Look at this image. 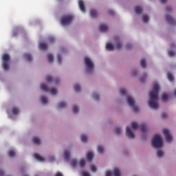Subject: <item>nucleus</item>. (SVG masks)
<instances>
[{"instance_id": "nucleus-11", "label": "nucleus", "mask_w": 176, "mask_h": 176, "mask_svg": "<svg viewBox=\"0 0 176 176\" xmlns=\"http://www.w3.org/2000/svg\"><path fill=\"white\" fill-rule=\"evenodd\" d=\"M166 21H167V23H169V24H175L176 23V21H175L173 16H170L169 14H166Z\"/></svg>"}, {"instance_id": "nucleus-56", "label": "nucleus", "mask_w": 176, "mask_h": 176, "mask_svg": "<svg viewBox=\"0 0 176 176\" xmlns=\"http://www.w3.org/2000/svg\"><path fill=\"white\" fill-rule=\"evenodd\" d=\"M131 43H128L126 44V49H131Z\"/></svg>"}, {"instance_id": "nucleus-23", "label": "nucleus", "mask_w": 176, "mask_h": 176, "mask_svg": "<svg viewBox=\"0 0 176 176\" xmlns=\"http://www.w3.org/2000/svg\"><path fill=\"white\" fill-rule=\"evenodd\" d=\"M24 57L25 58H26L27 60L32 61V55H31L30 54H25Z\"/></svg>"}, {"instance_id": "nucleus-36", "label": "nucleus", "mask_w": 176, "mask_h": 176, "mask_svg": "<svg viewBox=\"0 0 176 176\" xmlns=\"http://www.w3.org/2000/svg\"><path fill=\"white\" fill-rule=\"evenodd\" d=\"M80 140L82 142H87V136H86V135H82Z\"/></svg>"}, {"instance_id": "nucleus-62", "label": "nucleus", "mask_w": 176, "mask_h": 176, "mask_svg": "<svg viewBox=\"0 0 176 176\" xmlns=\"http://www.w3.org/2000/svg\"><path fill=\"white\" fill-rule=\"evenodd\" d=\"M58 1H63V0H58Z\"/></svg>"}, {"instance_id": "nucleus-16", "label": "nucleus", "mask_w": 176, "mask_h": 176, "mask_svg": "<svg viewBox=\"0 0 176 176\" xmlns=\"http://www.w3.org/2000/svg\"><path fill=\"white\" fill-rule=\"evenodd\" d=\"M46 80L47 82H55V83H58V80L54 79V78L52 77V76H47Z\"/></svg>"}, {"instance_id": "nucleus-24", "label": "nucleus", "mask_w": 176, "mask_h": 176, "mask_svg": "<svg viewBox=\"0 0 176 176\" xmlns=\"http://www.w3.org/2000/svg\"><path fill=\"white\" fill-rule=\"evenodd\" d=\"M167 78H168V79L170 82H173L174 81V76H173V74H171L170 72L168 73L167 74Z\"/></svg>"}, {"instance_id": "nucleus-46", "label": "nucleus", "mask_w": 176, "mask_h": 176, "mask_svg": "<svg viewBox=\"0 0 176 176\" xmlns=\"http://www.w3.org/2000/svg\"><path fill=\"white\" fill-rule=\"evenodd\" d=\"M120 94H121V96H126V89L121 88L120 89Z\"/></svg>"}, {"instance_id": "nucleus-3", "label": "nucleus", "mask_w": 176, "mask_h": 176, "mask_svg": "<svg viewBox=\"0 0 176 176\" xmlns=\"http://www.w3.org/2000/svg\"><path fill=\"white\" fill-rule=\"evenodd\" d=\"M74 21V15L72 14H67L63 15L60 17V21L61 25H69L71 23Z\"/></svg>"}, {"instance_id": "nucleus-6", "label": "nucleus", "mask_w": 176, "mask_h": 176, "mask_svg": "<svg viewBox=\"0 0 176 176\" xmlns=\"http://www.w3.org/2000/svg\"><path fill=\"white\" fill-rule=\"evenodd\" d=\"M127 103L130 107H131V108H133L134 112H138V107L135 105V102L134 101V99L131 98V96L127 97Z\"/></svg>"}, {"instance_id": "nucleus-41", "label": "nucleus", "mask_w": 176, "mask_h": 176, "mask_svg": "<svg viewBox=\"0 0 176 176\" xmlns=\"http://www.w3.org/2000/svg\"><path fill=\"white\" fill-rule=\"evenodd\" d=\"M73 112H74V113H78V112H79V107H78V106H76V105H74L73 106Z\"/></svg>"}, {"instance_id": "nucleus-40", "label": "nucleus", "mask_w": 176, "mask_h": 176, "mask_svg": "<svg viewBox=\"0 0 176 176\" xmlns=\"http://www.w3.org/2000/svg\"><path fill=\"white\" fill-rule=\"evenodd\" d=\"M74 89L75 91H80V90H81L80 85H79L78 84L74 85Z\"/></svg>"}, {"instance_id": "nucleus-60", "label": "nucleus", "mask_w": 176, "mask_h": 176, "mask_svg": "<svg viewBox=\"0 0 176 176\" xmlns=\"http://www.w3.org/2000/svg\"><path fill=\"white\" fill-rule=\"evenodd\" d=\"M132 74H133V76H135V72H133Z\"/></svg>"}, {"instance_id": "nucleus-9", "label": "nucleus", "mask_w": 176, "mask_h": 176, "mask_svg": "<svg viewBox=\"0 0 176 176\" xmlns=\"http://www.w3.org/2000/svg\"><path fill=\"white\" fill-rule=\"evenodd\" d=\"M126 135H127V137H129V138H131V140H133V138H135V135H134V133H133V131H131V129H130V127L126 126Z\"/></svg>"}, {"instance_id": "nucleus-18", "label": "nucleus", "mask_w": 176, "mask_h": 176, "mask_svg": "<svg viewBox=\"0 0 176 176\" xmlns=\"http://www.w3.org/2000/svg\"><path fill=\"white\" fill-rule=\"evenodd\" d=\"M94 157V154L92 152H88L87 153V159L89 162H91Z\"/></svg>"}, {"instance_id": "nucleus-50", "label": "nucleus", "mask_w": 176, "mask_h": 176, "mask_svg": "<svg viewBox=\"0 0 176 176\" xmlns=\"http://www.w3.org/2000/svg\"><path fill=\"white\" fill-rule=\"evenodd\" d=\"M112 175V172L110 170H107L106 171V176H111Z\"/></svg>"}, {"instance_id": "nucleus-49", "label": "nucleus", "mask_w": 176, "mask_h": 176, "mask_svg": "<svg viewBox=\"0 0 176 176\" xmlns=\"http://www.w3.org/2000/svg\"><path fill=\"white\" fill-rule=\"evenodd\" d=\"M57 60H58V63L59 64H61V61H63V59L61 58V55H60V54L57 55Z\"/></svg>"}, {"instance_id": "nucleus-26", "label": "nucleus", "mask_w": 176, "mask_h": 176, "mask_svg": "<svg viewBox=\"0 0 176 176\" xmlns=\"http://www.w3.org/2000/svg\"><path fill=\"white\" fill-rule=\"evenodd\" d=\"M142 21H143V23H148V21H149V16H148V15L146 14L143 15Z\"/></svg>"}, {"instance_id": "nucleus-28", "label": "nucleus", "mask_w": 176, "mask_h": 176, "mask_svg": "<svg viewBox=\"0 0 176 176\" xmlns=\"http://www.w3.org/2000/svg\"><path fill=\"white\" fill-rule=\"evenodd\" d=\"M78 164H79L80 167H83L84 166L86 165V161H85L84 159H81V160H80Z\"/></svg>"}, {"instance_id": "nucleus-32", "label": "nucleus", "mask_w": 176, "mask_h": 176, "mask_svg": "<svg viewBox=\"0 0 176 176\" xmlns=\"http://www.w3.org/2000/svg\"><path fill=\"white\" fill-rule=\"evenodd\" d=\"M164 153L162 150L160 149L157 150V156L158 157H162V156H164Z\"/></svg>"}, {"instance_id": "nucleus-19", "label": "nucleus", "mask_w": 176, "mask_h": 176, "mask_svg": "<svg viewBox=\"0 0 176 176\" xmlns=\"http://www.w3.org/2000/svg\"><path fill=\"white\" fill-rule=\"evenodd\" d=\"M90 16L92 19H96L97 17V11L94 9H91Z\"/></svg>"}, {"instance_id": "nucleus-5", "label": "nucleus", "mask_w": 176, "mask_h": 176, "mask_svg": "<svg viewBox=\"0 0 176 176\" xmlns=\"http://www.w3.org/2000/svg\"><path fill=\"white\" fill-rule=\"evenodd\" d=\"M41 89L43 91H50V93H51L52 96H56V94H57V89H56V88L49 89V87H47V85H46V84H41Z\"/></svg>"}, {"instance_id": "nucleus-37", "label": "nucleus", "mask_w": 176, "mask_h": 176, "mask_svg": "<svg viewBox=\"0 0 176 176\" xmlns=\"http://www.w3.org/2000/svg\"><path fill=\"white\" fill-rule=\"evenodd\" d=\"M162 101H164V102L167 101V100H168V95H167V94H164L162 95Z\"/></svg>"}, {"instance_id": "nucleus-20", "label": "nucleus", "mask_w": 176, "mask_h": 176, "mask_svg": "<svg viewBox=\"0 0 176 176\" xmlns=\"http://www.w3.org/2000/svg\"><path fill=\"white\" fill-rule=\"evenodd\" d=\"M142 12V8L140 6H136L135 8V13L136 14H141Z\"/></svg>"}, {"instance_id": "nucleus-7", "label": "nucleus", "mask_w": 176, "mask_h": 176, "mask_svg": "<svg viewBox=\"0 0 176 176\" xmlns=\"http://www.w3.org/2000/svg\"><path fill=\"white\" fill-rule=\"evenodd\" d=\"M84 61L87 69L89 71H93V68H94L93 61H91V60H90L88 57H85Z\"/></svg>"}, {"instance_id": "nucleus-57", "label": "nucleus", "mask_w": 176, "mask_h": 176, "mask_svg": "<svg viewBox=\"0 0 176 176\" xmlns=\"http://www.w3.org/2000/svg\"><path fill=\"white\" fill-rule=\"evenodd\" d=\"M171 10H172L171 7L166 8V12H171Z\"/></svg>"}, {"instance_id": "nucleus-55", "label": "nucleus", "mask_w": 176, "mask_h": 176, "mask_svg": "<svg viewBox=\"0 0 176 176\" xmlns=\"http://www.w3.org/2000/svg\"><path fill=\"white\" fill-rule=\"evenodd\" d=\"M55 176H63V173H61L60 172H58L55 174Z\"/></svg>"}, {"instance_id": "nucleus-54", "label": "nucleus", "mask_w": 176, "mask_h": 176, "mask_svg": "<svg viewBox=\"0 0 176 176\" xmlns=\"http://www.w3.org/2000/svg\"><path fill=\"white\" fill-rule=\"evenodd\" d=\"M54 41H55L54 37H50L49 38V41L51 42V43L54 42Z\"/></svg>"}, {"instance_id": "nucleus-48", "label": "nucleus", "mask_w": 176, "mask_h": 176, "mask_svg": "<svg viewBox=\"0 0 176 176\" xmlns=\"http://www.w3.org/2000/svg\"><path fill=\"white\" fill-rule=\"evenodd\" d=\"M91 170L93 173H96V171H97V167H96V165H91Z\"/></svg>"}, {"instance_id": "nucleus-2", "label": "nucleus", "mask_w": 176, "mask_h": 176, "mask_svg": "<svg viewBox=\"0 0 176 176\" xmlns=\"http://www.w3.org/2000/svg\"><path fill=\"white\" fill-rule=\"evenodd\" d=\"M151 145L153 148H162L163 146V140L160 135H155L151 141Z\"/></svg>"}, {"instance_id": "nucleus-12", "label": "nucleus", "mask_w": 176, "mask_h": 176, "mask_svg": "<svg viewBox=\"0 0 176 176\" xmlns=\"http://www.w3.org/2000/svg\"><path fill=\"white\" fill-rule=\"evenodd\" d=\"M99 31L100 32H107L108 31V26L105 24H100L99 25Z\"/></svg>"}, {"instance_id": "nucleus-13", "label": "nucleus", "mask_w": 176, "mask_h": 176, "mask_svg": "<svg viewBox=\"0 0 176 176\" xmlns=\"http://www.w3.org/2000/svg\"><path fill=\"white\" fill-rule=\"evenodd\" d=\"M106 49L108 52H113L115 50V46L111 43H107L106 44Z\"/></svg>"}, {"instance_id": "nucleus-15", "label": "nucleus", "mask_w": 176, "mask_h": 176, "mask_svg": "<svg viewBox=\"0 0 176 176\" xmlns=\"http://www.w3.org/2000/svg\"><path fill=\"white\" fill-rule=\"evenodd\" d=\"M34 157L38 162H45V158L38 153L34 154Z\"/></svg>"}, {"instance_id": "nucleus-45", "label": "nucleus", "mask_w": 176, "mask_h": 176, "mask_svg": "<svg viewBox=\"0 0 176 176\" xmlns=\"http://www.w3.org/2000/svg\"><path fill=\"white\" fill-rule=\"evenodd\" d=\"M146 78H148V76L146 74H144L142 77L140 78V82L142 83H144V82L146 80Z\"/></svg>"}, {"instance_id": "nucleus-53", "label": "nucleus", "mask_w": 176, "mask_h": 176, "mask_svg": "<svg viewBox=\"0 0 176 176\" xmlns=\"http://www.w3.org/2000/svg\"><path fill=\"white\" fill-rule=\"evenodd\" d=\"M109 14H111V16H113L115 14V12L112 10H109Z\"/></svg>"}, {"instance_id": "nucleus-44", "label": "nucleus", "mask_w": 176, "mask_h": 176, "mask_svg": "<svg viewBox=\"0 0 176 176\" xmlns=\"http://www.w3.org/2000/svg\"><path fill=\"white\" fill-rule=\"evenodd\" d=\"M168 54L169 57H174V56H175V52L174 51L169 50L168 52Z\"/></svg>"}, {"instance_id": "nucleus-35", "label": "nucleus", "mask_w": 176, "mask_h": 176, "mask_svg": "<svg viewBox=\"0 0 176 176\" xmlns=\"http://www.w3.org/2000/svg\"><path fill=\"white\" fill-rule=\"evenodd\" d=\"M70 164L72 167H76V166H78V162H76V160H72Z\"/></svg>"}, {"instance_id": "nucleus-4", "label": "nucleus", "mask_w": 176, "mask_h": 176, "mask_svg": "<svg viewBox=\"0 0 176 176\" xmlns=\"http://www.w3.org/2000/svg\"><path fill=\"white\" fill-rule=\"evenodd\" d=\"M2 67L4 71L9 69V62L10 61V56L8 54H3L2 56Z\"/></svg>"}, {"instance_id": "nucleus-33", "label": "nucleus", "mask_w": 176, "mask_h": 176, "mask_svg": "<svg viewBox=\"0 0 176 176\" xmlns=\"http://www.w3.org/2000/svg\"><path fill=\"white\" fill-rule=\"evenodd\" d=\"M64 157L66 160H69V152L68 151L64 152Z\"/></svg>"}, {"instance_id": "nucleus-47", "label": "nucleus", "mask_w": 176, "mask_h": 176, "mask_svg": "<svg viewBox=\"0 0 176 176\" xmlns=\"http://www.w3.org/2000/svg\"><path fill=\"white\" fill-rule=\"evenodd\" d=\"M93 97H94V98L96 99V100H100V95H98V94H97V93H94V94H93Z\"/></svg>"}, {"instance_id": "nucleus-25", "label": "nucleus", "mask_w": 176, "mask_h": 176, "mask_svg": "<svg viewBox=\"0 0 176 176\" xmlns=\"http://www.w3.org/2000/svg\"><path fill=\"white\" fill-rule=\"evenodd\" d=\"M140 65L142 68H146V60L145 59H141Z\"/></svg>"}, {"instance_id": "nucleus-61", "label": "nucleus", "mask_w": 176, "mask_h": 176, "mask_svg": "<svg viewBox=\"0 0 176 176\" xmlns=\"http://www.w3.org/2000/svg\"><path fill=\"white\" fill-rule=\"evenodd\" d=\"M23 176H28V175H23Z\"/></svg>"}, {"instance_id": "nucleus-8", "label": "nucleus", "mask_w": 176, "mask_h": 176, "mask_svg": "<svg viewBox=\"0 0 176 176\" xmlns=\"http://www.w3.org/2000/svg\"><path fill=\"white\" fill-rule=\"evenodd\" d=\"M164 135H165L166 140L168 142H171L173 141V136L170 133V131L167 129H163Z\"/></svg>"}, {"instance_id": "nucleus-59", "label": "nucleus", "mask_w": 176, "mask_h": 176, "mask_svg": "<svg viewBox=\"0 0 176 176\" xmlns=\"http://www.w3.org/2000/svg\"><path fill=\"white\" fill-rule=\"evenodd\" d=\"M174 94H175V96L176 97V89L174 90Z\"/></svg>"}, {"instance_id": "nucleus-1", "label": "nucleus", "mask_w": 176, "mask_h": 176, "mask_svg": "<svg viewBox=\"0 0 176 176\" xmlns=\"http://www.w3.org/2000/svg\"><path fill=\"white\" fill-rule=\"evenodd\" d=\"M159 90L160 87L157 82L153 84V90L149 94V100L148 102V106L151 109H158L159 104H157V100L159 98Z\"/></svg>"}, {"instance_id": "nucleus-52", "label": "nucleus", "mask_w": 176, "mask_h": 176, "mask_svg": "<svg viewBox=\"0 0 176 176\" xmlns=\"http://www.w3.org/2000/svg\"><path fill=\"white\" fill-rule=\"evenodd\" d=\"M162 119H166V118H167V113H162Z\"/></svg>"}, {"instance_id": "nucleus-58", "label": "nucleus", "mask_w": 176, "mask_h": 176, "mask_svg": "<svg viewBox=\"0 0 176 176\" xmlns=\"http://www.w3.org/2000/svg\"><path fill=\"white\" fill-rule=\"evenodd\" d=\"M160 2H161V3H166L167 0H160Z\"/></svg>"}, {"instance_id": "nucleus-14", "label": "nucleus", "mask_w": 176, "mask_h": 176, "mask_svg": "<svg viewBox=\"0 0 176 176\" xmlns=\"http://www.w3.org/2000/svg\"><path fill=\"white\" fill-rule=\"evenodd\" d=\"M38 47L40 50H47V44L44 42L39 43Z\"/></svg>"}, {"instance_id": "nucleus-22", "label": "nucleus", "mask_w": 176, "mask_h": 176, "mask_svg": "<svg viewBox=\"0 0 176 176\" xmlns=\"http://www.w3.org/2000/svg\"><path fill=\"white\" fill-rule=\"evenodd\" d=\"M113 175V176H121L120 170H119V168H114Z\"/></svg>"}, {"instance_id": "nucleus-31", "label": "nucleus", "mask_w": 176, "mask_h": 176, "mask_svg": "<svg viewBox=\"0 0 176 176\" xmlns=\"http://www.w3.org/2000/svg\"><path fill=\"white\" fill-rule=\"evenodd\" d=\"M131 126L133 130H137V129H138V124H137V122H131Z\"/></svg>"}, {"instance_id": "nucleus-51", "label": "nucleus", "mask_w": 176, "mask_h": 176, "mask_svg": "<svg viewBox=\"0 0 176 176\" xmlns=\"http://www.w3.org/2000/svg\"><path fill=\"white\" fill-rule=\"evenodd\" d=\"M82 175L83 176H90V173H89L88 172H86V171H83Z\"/></svg>"}, {"instance_id": "nucleus-43", "label": "nucleus", "mask_w": 176, "mask_h": 176, "mask_svg": "<svg viewBox=\"0 0 176 176\" xmlns=\"http://www.w3.org/2000/svg\"><path fill=\"white\" fill-rule=\"evenodd\" d=\"M12 112L13 115H18L19 114V109H17L16 107H14V108H12Z\"/></svg>"}, {"instance_id": "nucleus-10", "label": "nucleus", "mask_w": 176, "mask_h": 176, "mask_svg": "<svg viewBox=\"0 0 176 176\" xmlns=\"http://www.w3.org/2000/svg\"><path fill=\"white\" fill-rule=\"evenodd\" d=\"M78 5L81 12H82V13H85L86 12V7L85 6V3H83V1L79 0Z\"/></svg>"}, {"instance_id": "nucleus-42", "label": "nucleus", "mask_w": 176, "mask_h": 176, "mask_svg": "<svg viewBox=\"0 0 176 176\" xmlns=\"http://www.w3.org/2000/svg\"><path fill=\"white\" fill-rule=\"evenodd\" d=\"M140 128H141L142 133H145V131H146V125H145V124H142L140 125Z\"/></svg>"}, {"instance_id": "nucleus-34", "label": "nucleus", "mask_w": 176, "mask_h": 176, "mask_svg": "<svg viewBox=\"0 0 176 176\" xmlns=\"http://www.w3.org/2000/svg\"><path fill=\"white\" fill-rule=\"evenodd\" d=\"M58 108H65V107H67V103L65 102H60L58 103Z\"/></svg>"}, {"instance_id": "nucleus-38", "label": "nucleus", "mask_w": 176, "mask_h": 176, "mask_svg": "<svg viewBox=\"0 0 176 176\" xmlns=\"http://www.w3.org/2000/svg\"><path fill=\"white\" fill-rule=\"evenodd\" d=\"M114 133H115V134H117V135L121 134L122 133V129L119 127H117L114 130Z\"/></svg>"}, {"instance_id": "nucleus-30", "label": "nucleus", "mask_w": 176, "mask_h": 176, "mask_svg": "<svg viewBox=\"0 0 176 176\" xmlns=\"http://www.w3.org/2000/svg\"><path fill=\"white\" fill-rule=\"evenodd\" d=\"M47 60H48V63H53V60H54L53 54H49L47 55Z\"/></svg>"}, {"instance_id": "nucleus-39", "label": "nucleus", "mask_w": 176, "mask_h": 176, "mask_svg": "<svg viewBox=\"0 0 176 176\" xmlns=\"http://www.w3.org/2000/svg\"><path fill=\"white\" fill-rule=\"evenodd\" d=\"M97 149L98 153H104V147H102V146H98Z\"/></svg>"}, {"instance_id": "nucleus-17", "label": "nucleus", "mask_w": 176, "mask_h": 176, "mask_svg": "<svg viewBox=\"0 0 176 176\" xmlns=\"http://www.w3.org/2000/svg\"><path fill=\"white\" fill-rule=\"evenodd\" d=\"M116 49H122V43L119 41V37H115Z\"/></svg>"}, {"instance_id": "nucleus-29", "label": "nucleus", "mask_w": 176, "mask_h": 176, "mask_svg": "<svg viewBox=\"0 0 176 176\" xmlns=\"http://www.w3.org/2000/svg\"><path fill=\"white\" fill-rule=\"evenodd\" d=\"M41 101L42 104H47V98L46 96H41Z\"/></svg>"}, {"instance_id": "nucleus-27", "label": "nucleus", "mask_w": 176, "mask_h": 176, "mask_svg": "<svg viewBox=\"0 0 176 176\" xmlns=\"http://www.w3.org/2000/svg\"><path fill=\"white\" fill-rule=\"evenodd\" d=\"M8 156H10V157H14L16 156V153L13 150H10L8 151Z\"/></svg>"}, {"instance_id": "nucleus-21", "label": "nucleus", "mask_w": 176, "mask_h": 176, "mask_svg": "<svg viewBox=\"0 0 176 176\" xmlns=\"http://www.w3.org/2000/svg\"><path fill=\"white\" fill-rule=\"evenodd\" d=\"M32 142L36 144V145H39L41 144V139L38 137H34L32 138Z\"/></svg>"}]
</instances>
